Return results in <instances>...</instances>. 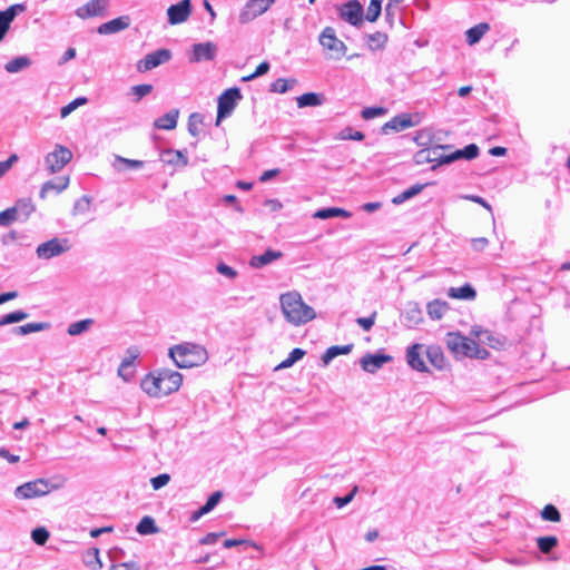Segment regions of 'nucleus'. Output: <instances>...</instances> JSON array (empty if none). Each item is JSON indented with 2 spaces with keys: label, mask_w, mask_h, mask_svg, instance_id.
<instances>
[{
  "label": "nucleus",
  "mask_w": 570,
  "mask_h": 570,
  "mask_svg": "<svg viewBox=\"0 0 570 570\" xmlns=\"http://www.w3.org/2000/svg\"><path fill=\"white\" fill-rule=\"evenodd\" d=\"M183 384V375L174 370L160 368L146 374L141 382V390L150 397L167 396Z\"/></svg>",
  "instance_id": "f257e3e1"
},
{
  "label": "nucleus",
  "mask_w": 570,
  "mask_h": 570,
  "mask_svg": "<svg viewBox=\"0 0 570 570\" xmlns=\"http://www.w3.org/2000/svg\"><path fill=\"white\" fill-rule=\"evenodd\" d=\"M281 308L286 321L295 326L306 324L316 317L315 311L304 303L297 292H287L279 297Z\"/></svg>",
  "instance_id": "f03ea898"
},
{
  "label": "nucleus",
  "mask_w": 570,
  "mask_h": 570,
  "mask_svg": "<svg viewBox=\"0 0 570 570\" xmlns=\"http://www.w3.org/2000/svg\"><path fill=\"white\" fill-rule=\"evenodd\" d=\"M168 355L179 368L200 366L208 360L207 350L199 344L190 342L171 346Z\"/></svg>",
  "instance_id": "7ed1b4c3"
},
{
  "label": "nucleus",
  "mask_w": 570,
  "mask_h": 570,
  "mask_svg": "<svg viewBox=\"0 0 570 570\" xmlns=\"http://www.w3.org/2000/svg\"><path fill=\"white\" fill-rule=\"evenodd\" d=\"M446 347L456 358H478L487 360L490 353L487 348L481 347L474 340L462 335L459 332H450L446 334Z\"/></svg>",
  "instance_id": "20e7f679"
},
{
  "label": "nucleus",
  "mask_w": 570,
  "mask_h": 570,
  "mask_svg": "<svg viewBox=\"0 0 570 570\" xmlns=\"http://www.w3.org/2000/svg\"><path fill=\"white\" fill-rule=\"evenodd\" d=\"M318 41L325 51L326 58L330 60H341L347 52L346 45L336 37L335 30L332 27L323 29Z\"/></svg>",
  "instance_id": "39448f33"
},
{
  "label": "nucleus",
  "mask_w": 570,
  "mask_h": 570,
  "mask_svg": "<svg viewBox=\"0 0 570 570\" xmlns=\"http://www.w3.org/2000/svg\"><path fill=\"white\" fill-rule=\"evenodd\" d=\"M59 485L50 484L45 479H37L30 482H26L16 489V497L18 499L28 500L38 497H42L57 490Z\"/></svg>",
  "instance_id": "423d86ee"
},
{
  "label": "nucleus",
  "mask_w": 570,
  "mask_h": 570,
  "mask_svg": "<svg viewBox=\"0 0 570 570\" xmlns=\"http://www.w3.org/2000/svg\"><path fill=\"white\" fill-rule=\"evenodd\" d=\"M242 99V95L238 88H229L225 90L218 97V106H217V118L216 125H219L222 119L229 116L232 111L235 109L237 102Z\"/></svg>",
  "instance_id": "0eeeda50"
},
{
  "label": "nucleus",
  "mask_w": 570,
  "mask_h": 570,
  "mask_svg": "<svg viewBox=\"0 0 570 570\" xmlns=\"http://www.w3.org/2000/svg\"><path fill=\"white\" fill-rule=\"evenodd\" d=\"M275 0H249L245 9L239 13L238 20L242 24H246L253 19L265 13Z\"/></svg>",
  "instance_id": "6e6552de"
},
{
  "label": "nucleus",
  "mask_w": 570,
  "mask_h": 570,
  "mask_svg": "<svg viewBox=\"0 0 570 570\" xmlns=\"http://www.w3.org/2000/svg\"><path fill=\"white\" fill-rule=\"evenodd\" d=\"M171 53L168 49H159L145 56L144 59L137 62V70L139 72L149 71L159 65L169 61Z\"/></svg>",
  "instance_id": "1a4fd4ad"
},
{
  "label": "nucleus",
  "mask_w": 570,
  "mask_h": 570,
  "mask_svg": "<svg viewBox=\"0 0 570 570\" xmlns=\"http://www.w3.org/2000/svg\"><path fill=\"white\" fill-rule=\"evenodd\" d=\"M72 158V153L61 146L58 145L52 153H50L47 158V165L50 170V173H57L61 170Z\"/></svg>",
  "instance_id": "9d476101"
},
{
  "label": "nucleus",
  "mask_w": 570,
  "mask_h": 570,
  "mask_svg": "<svg viewBox=\"0 0 570 570\" xmlns=\"http://www.w3.org/2000/svg\"><path fill=\"white\" fill-rule=\"evenodd\" d=\"M68 248L66 239L52 238L37 247V255L39 258L49 259L67 252Z\"/></svg>",
  "instance_id": "9b49d317"
},
{
  "label": "nucleus",
  "mask_w": 570,
  "mask_h": 570,
  "mask_svg": "<svg viewBox=\"0 0 570 570\" xmlns=\"http://www.w3.org/2000/svg\"><path fill=\"white\" fill-rule=\"evenodd\" d=\"M108 6V0H90L86 4L79 7L76 10V14L80 19H89L94 17H104L106 14V9Z\"/></svg>",
  "instance_id": "f8f14e48"
},
{
  "label": "nucleus",
  "mask_w": 570,
  "mask_h": 570,
  "mask_svg": "<svg viewBox=\"0 0 570 570\" xmlns=\"http://www.w3.org/2000/svg\"><path fill=\"white\" fill-rule=\"evenodd\" d=\"M191 13L190 0H181L167 9L168 21L170 24L185 22Z\"/></svg>",
  "instance_id": "ddd939ff"
},
{
  "label": "nucleus",
  "mask_w": 570,
  "mask_h": 570,
  "mask_svg": "<svg viewBox=\"0 0 570 570\" xmlns=\"http://www.w3.org/2000/svg\"><path fill=\"white\" fill-rule=\"evenodd\" d=\"M340 14L343 20L353 26H358L363 21V8L357 0H350L343 4Z\"/></svg>",
  "instance_id": "4468645a"
},
{
  "label": "nucleus",
  "mask_w": 570,
  "mask_h": 570,
  "mask_svg": "<svg viewBox=\"0 0 570 570\" xmlns=\"http://www.w3.org/2000/svg\"><path fill=\"white\" fill-rule=\"evenodd\" d=\"M23 11H26V6L22 3L12 4L0 11V42L4 39L16 16Z\"/></svg>",
  "instance_id": "2eb2a0df"
},
{
  "label": "nucleus",
  "mask_w": 570,
  "mask_h": 570,
  "mask_svg": "<svg viewBox=\"0 0 570 570\" xmlns=\"http://www.w3.org/2000/svg\"><path fill=\"white\" fill-rule=\"evenodd\" d=\"M423 352V345L420 343H415L411 345L406 351V361L407 364L417 372H429L428 366L425 365L421 354Z\"/></svg>",
  "instance_id": "dca6fc26"
},
{
  "label": "nucleus",
  "mask_w": 570,
  "mask_h": 570,
  "mask_svg": "<svg viewBox=\"0 0 570 570\" xmlns=\"http://www.w3.org/2000/svg\"><path fill=\"white\" fill-rule=\"evenodd\" d=\"M391 360L390 355L367 353L361 358V366L363 371L374 373Z\"/></svg>",
  "instance_id": "f3484780"
},
{
  "label": "nucleus",
  "mask_w": 570,
  "mask_h": 570,
  "mask_svg": "<svg viewBox=\"0 0 570 570\" xmlns=\"http://www.w3.org/2000/svg\"><path fill=\"white\" fill-rule=\"evenodd\" d=\"M216 46L210 41L196 43L193 46V57L190 60L194 62L213 60L216 56Z\"/></svg>",
  "instance_id": "a211bd4d"
},
{
  "label": "nucleus",
  "mask_w": 570,
  "mask_h": 570,
  "mask_svg": "<svg viewBox=\"0 0 570 570\" xmlns=\"http://www.w3.org/2000/svg\"><path fill=\"white\" fill-rule=\"evenodd\" d=\"M479 155V147L475 144H470L463 149L455 150L454 153L440 157L439 164H450L460 158L473 159Z\"/></svg>",
  "instance_id": "6ab92c4d"
},
{
  "label": "nucleus",
  "mask_w": 570,
  "mask_h": 570,
  "mask_svg": "<svg viewBox=\"0 0 570 570\" xmlns=\"http://www.w3.org/2000/svg\"><path fill=\"white\" fill-rule=\"evenodd\" d=\"M425 354L431 365L436 370H444L449 365L444 352L439 345L428 346Z\"/></svg>",
  "instance_id": "aec40b11"
},
{
  "label": "nucleus",
  "mask_w": 570,
  "mask_h": 570,
  "mask_svg": "<svg viewBox=\"0 0 570 570\" xmlns=\"http://www.w3.org/2000/svg\"><path fill=\"white\" fill-rule=\"evenodd\" d=\"M414 124L412 121V117L409 114H402L393 117L391 120L385 122L382 127V130L384 132L391 131H402L410 127H412Z\"/></svg>",
  "instance_id": "412c9836"
},
{
  "label": "nucleus",
  "mask_w": 570,
  "mask_h": 570,
  "mask_svg": "<svg viewBox=\"0 0 570 570\" xmlns=\"http://www.w3.org/2000/svg\"><path fill=\"white\" fill-rule=\"evenodd\" d=\"M130 20L128 17H118L106 23L100 24L98 27V32L100 35H110L128 28Z\"/></svg>",
  "instance_id": "4be33fe9"
},
{
  "label": "nucleus",
  "mask_w": 570,
  "mask_h": 570,
  "mask_svg": "<svg viewBox=\"0 0 570 570\" xmlns=\"http://www.w3.org/2000/svg\"><path fill=\"white\" fill-rule=\"evenodd\" d=\"M69 185V177H60L57 181H47L42 185L40 190V197L45 199L50 193L59 194L63 191Z\"/></svg>",
  "instance_id": "5701e85b"
},
{
  "label": "nucleus",
  "mask_w": 570,
  "mask_h": 570,
  "mask_svg": "<svg viewBox=\"0 0 570 570\" xmlns=\"http://www.w3.org/2000/svg\"><path fill=\"white\" fill-rule=\"evenodd\" d=\"M283 256L282 252L267 249L264 254L253 256L249 261V265L255 268H261Z\"/></svg>",
  "instance_id": "b1692460"
},
{
  "label": "nucleus",
  "mask_w": 570,
  "mask_h": 570,
  "mask_svg": "<svg viewBox=\"0 0 570 570\" xmlns=\"http://www.w3.org/2000/svg\"><path fill=\"white\" fill-rule=\"evenodd\" d=\"M222 492L220 491H216L214 492L206 501V503L199 508L197 511L193 512L191 517H190V520L191 521H197L200 517L207 514L208 512H210L216 505L217 503L220 501L222 499Z\"/></svg>",
  "instance_id": "393cba45"
},
{
  "label": "nucleus",
  "mask_w": 570,
  "mask_h": 570,
  "mask_svg": "<svg viewBox=\"0 0 570 570\" xmlns=\"http://www.w3.org/2000/svg\"><path fill=\"white\" fill-rule=\"evenodd\" d=\"M449 311V304L445 301L434 299L426 305V312L430 318L441 320Z\"/></svg>",
  "instance_id": "a878e982"
},
{
  "label": "nucleus",
  "mask_w": 570,
  "mask_h": 570,
  "mask_svg": "<svg viewBox=\"0 0 570 570\" xmlns=\"http://www.w3.org/2000/svg\"><path fill=\"white\" fill-rule=\"evenodd\" d=\"M448 295L454 299H474L476 292L470 284H464L461 287H451Z\"/></svg>",
  "instance_id": "bb28decb"
},
{
  "label": "nucleus",
  "mask_w": 570,
  "mask_h": 570,
  "mask_svg": "<svg viewBox=\"0 0 570 570\" xmlns=\"http://www.w3.org/2000/svg\"><path fill=\"white\" fill-rule=\"evenodd\" d=\"M178 110H171L155 120L154 126L158 129L171 130L177 126Z\"/></svg>",
  "instance_id": "cd10ccee"
},
{
  "label": "nucleus",
  "mask_w": 570,
  "mask_h": 570,
  "mask_svg": "<svg viewBox=\"0 0 570 570\" xmlns=\"http://www.w3.org/2000/svg\"><path fill=\"white\" fill-rule=\"evenodd\" d=\"M489 24L487 22H481L472 28H470L469 30H466L465 32V37H466V42L470 45V46H473L475 45L476 42H479L481 40V38L487 33V31L489 30Z\"/></svg>",
  "instance_id": "c85d7f7f"
},
{
  "label": "nucleus",
  "mask_w": 570,
  "mask_h": 570,
  "mask_svg": "<svg viewBox=\"0 0 570 570\" xmlns=\"http://www.w3.org/2000/svg\"><path fill=\"white\" fill-rule=\"evenodd\" d=\"M297 106L299 108L304 107H315L320 106L323 102V96L315 92H306L296 98Z\"/></svg>",
  "instance_id": "c756f323"
},
{
  "label": "nucleus",
  "mask_w": 570,
  "mask_h": 570,
  "mask_svg": "<svg viewBox=\"0 0 570 570\" xmlns=\"http://www.w3.org/2000/svg\"><path fill=\"white\" fill-rule=\"evenodd\" d=\"M353 345H343V346H331L326 350V352L322 356L323 363L328 364L334 357L343 354H348L352 351Z\"/></svg>",
  "instance_id": "7c9ffc66"
},
{
  "label": "nucleus",
  "mask_w": 570,
  "mask_h": 570,
  "mask_svg": "<svg viewBox=\"0 0 570 570\" xmlns=\"http://www.w3.org/2000/svg\"><path fill=\"white\" fill-rule=\"evenodd\" d=\"M31 65V60L28 57L21 56L8 61L4 69L9 73L18 72Z\"/></svg>",
  "instance_id": "2f4dec72"
},
{
  "label": "nucleus",
  "mask_w": 570,
  "mask_h": 570,
  "mask_svg": "<svg viewBox=\"0 0 570 570\" xmlns=\"http://www.w3.org/2000/svg\"><path fill=\"white\" fill-rule=\"evenodd\" d=\"M137 532L139 534L146 535V534H154L158 532V528L155 523V520L151 517H144L136 528Z\"/></svg>",
  "instance_id": "473e14b6"
},
{
  "label": "nucleus",
  "mask_w": 570,
  "mask_h": 570,
  "mask_svg": "<svg viewBox=\"0 0 570 570\" xmlns=\"http://www.w3.org/2000/svg\"><path fill=\"white\" fill-rule=\"evenodd\" d=\"M367 41L368 47L372 50L383 49L387 42V36L384 32L376 31L374 33L368 35Z\"/></svg>",
  "instance_id": "72a5a7b5"
},
{
  "label": "nucleus",
  "mask_w": 570,
  "mask_h": 570,
  "mask_svg": "<svg viewBox=\"0 0 570 570\" xmlns=\"http://www.w3.org/2000/svg\"><path fill=\"white\" fill-rule=\"evenodd\" d=\"M350 217V213L343 208H324L320 209L314 214V217L321 219H327L331 217Z\"/></svg>",
  "instance_id": "f704fd0d"
},
{
  "label": "nucleus",
  "mask_w": 570,
  "mask_h": 570,
  "mask_svg": "<svg viewBox=\"0 0 570 570\" xmlns=\"http://www.w3.org/2000/svg\"><path fill=\"white\" fill-rule=\"evenodd\" d=\"M139 351L134 347L128 350V355L122 360L119 368L118 374L125 380L128 381L129 376L127 374H122V370H126L127 367L131 366L135 362V360L138 357Z\"/></svg>",
  "instance_id": "c9c22d12"
},
{
  "label": "nucleus",
  "mask_w": 570,
  "mask_h": 570,
  "mask_svg": "<svg viewBox=\"0 0 570 570\" xmlns=\"http://www.w3.org/2000/svg\"><path fill=\"white\" fill-rule=\"evenodd\" d=\"M537 546L542 553H549L558 546V539L554 535L537 538Z\"/></svg>",
  "instance_id": "e433bc0d"
},
{
  "label": "nucleus",
  "mask_w": 570,
  "mask_h": 570,
  "mask_svg": "<svg viewBox=\"0 0 570 570\" xmlns=\"http://www.w3.org/2000/svg\"><path fill=\"white\" fill-rule=\"evenodd\" d=\"M382 2H383V0H371L370 1L367 9H366V14H365V18L367 21L375 22L377 20V18L381 14V11H382Z\"/></svg>",
  "instance_id": "4c0bfd02"
},
{
  "label": "nucleus",
  "mask_w": 570,
  "mask_h": 570,
  "mask_svg": "<svg viewBox=\"0 0 570 570\" xmlns=\"http://www.w3.org/2000/svg\"><path fill=\"white\" fill-rule=\"evenodd\" d=\"M92 323H94V321L91 318L78 321V322L69 325L67 333L70 336L79 335V334L83 333L85 331H87L92 325Z\"/></svg>",
  "instance_id": "58836bf2"
},
{
  "label": "nucleus",
  "mask_w": 570,
  "mask_h": 570,
  "mask_svg": "<svg viewBox=\"0 0 570 570\" xmlns=\"http://www.w3.org/2000/svg\"><path fill=\"white\" fill-rule=\"evenodd\" d=\"M540 515L544 521L549 522H559L561 520V514L553 504L544 505L540 512Z\"/></svg>",
  "instance_id": "ea45409f"
},
{
  "label": "nucleus",
  "mask_w": 570,
  "mask_h": 570,
  "mask_svg": "<svg viewBox=\"0 0 570 570\" xmlns=\"http://www.w3.org/2000/svg\"><path fill=\"white\" fill-rule=\"evenodd\" d=\"M304 355H305V351L304 350L298 348V347L294 348L289 353V355L276 366V370H278V368H286V367L292 366L296 361L303 358Z\"/></svg>",
  "instance_id": "a19ab883"
},
{
  "label": "nucleus",
  "mask_w": 570,
  "mask_h": 570,
  "mask_svg": "<svg viewBox=\"0 0 570 570\" xmlns=\"http://www.w3.org/2000/svg\"><path fill=\"white\" fill-rule=\"evenodd\" d=\"M203 127V118L198 114H191L188 118V131L191 136L197 137Z\"/></svg>",
  "instance_id": "79ce46f5"
},
{
  "label": "nucleus",
  "mask_w": 570,
  "mask_h": 570,
  "mask_svg": "<svg viewBox=\"0 0 570 570\" xmlns=\"http://www.w3.org/2000/svg\"><path fill=\"white\" fill-rule=\"evenodd\" d=\"M165 154L169 157L166 161L171 165H179L186 167L188 158L179 150H167Z\"/></svg>",
  "instance_id": "37998d69"
},
{
  "label": "nucleus",
  "mask_w": 570,
  "mask_h": 570,
  "mask_svg": "<svg viewBox=\"0 0 570 570\" xmlns=\"http://www.w3.org/2000/svg\"><path fill=\"white\" fill-rule=\"evenodd\" d=\"M28 317V314L23 311H14L0 318V326H4L12 323H18Z\"/></svg>",
  "instance_id": "c03bdc74"
},
{
  "label": "nucleus",
  "mask_w": 570,
  "mask_h": 570,
  "mask_svg": "<svg viewBox=\"0 0 570 570\" xmlns=\"http://www.w3.org/2000/svg\"><path fill=\"white\" fill-rule=\"evenodd\" d=\"M296 80L295 79H284V78H278L276 79L272 85H271V91L273 92H278V94H284L286 92L293 83H295Z\"/></svg>",
  "instance_id": "a18cd8bd"
},
{
  "label": "nucleus",
  "mask_w": 570,
  "mask_h": 570,
  "mask_svg": "<svg viewBox=\"0 0 570 570\" xmlns=\"http://www.w3.org/2000/svg\"><path fill=\"white\" fill-rule=\"evenodd\" d=\"M88 99L86 97H78L75 100L70 101L68 105L63 106L60 110V115L62 118L70 115L76 108L79 106L86 105Z\"/></svg>",
  "instance_id": "49530a36"
},
{
  "label": "nucleus",
  "mask_w": 570,
  "mask_h": 570,
  "mask_svg": "<svg viewBox=\"0 0 570 570\" xmlns=\"http://www.w3.org/2000/svg\"><path fill=\"white\" fill-rule=\"evenodd\" d=\"M18 219V208H8L0 213V226H9Z\"/></svg>",
  "instance_id": "de8ad7c7"
},
{
  "label": "nucleus",
  "mask_w": 570,
  "mask_h": 570,
  "mask_svg": "<svg viewBox=\"0 0 570 570\" xmlns=\"http://www.w3.org/2000/svg\"><path fill=\"white\" fill-rule=\"evenodd\" d=\"M49 325L47 323H28L18 327V332L21 335H27L33 332H40L47 328Z\"/></svg>",
  "instance_id": "09e8293b"
},
{
  "label": "nucleus",
  "mask_w": 570,
  "mask_h": 570,
  "mask_svg": "<svg viewBox=\"0 0 570 570\" xmlns=\"http://www.w3.org/2000/svg\"><path fill=\"white\" fill-rule=\"evenodd\" d=\"M31 538L37 544L42 546L48 541L49 532L46 528L39 527L32 530Z\"/></svg>",
  "instance_id": "8fccbe9b"
},
{
  "label": "nucleus",
  "mask_w": 570,
  "mask_h": 570,
  "mask_svg": "<svg viewBox=\"0 0 570 570\" xmlns=\"http://www.w3.org/2000/svg\"><path fill=\"white\" fill-rule=\"evenodd\" d=\"M386 112V109L383 107H366L362 110V118L365 120H371L373 118L383 116Z\"/></svg>",
  "instance_id": "3c124183"
},
{
  "label": "nucleus",
  "mask_w": 570,
  "mask_h": 570,
  "mask_svg": "<svg viewBox=\"0 0 570 570\" xmlns=\"http://www.w3.org/2000/svg\"><path fill=\"white\" fill-rule=\"evenodd\" d=\"M424 185H414L412 187H410L409 189L404 190L400 196H397L396 198H394V203H401L405 199H409L415 195H417L419 193H421V190L423 189Z\"/></svg>",
  "instance_id": "603ef678"
},
{
  "label": "nucleus",
  "mask_w": 570,
  "mask_h": 570,
  "mask_svg": "<svg viewBox=\"0 0 570 570\" xmlns=\"http://www.w3.org/2000/svg\"><path fill=\"white\" fill-rule=\"evenodd\" d=\"M476 337H480L481 342H485L491 347H499L501 345L500 340L492 336L488 331L473 332Z\"/></svg>",
  "instance_id": "864d4df0"
},
{
  "label": "nucleus",
  "mask_w": 570,
  "mask_h": 570,
  "mask_svg": "<svg viewBox=\"0 0 570 570\" xmlns=\"http://www.w3.org/2000/svg\"><path fill=\"white\" fill-rule=\"evenodd\" d=\"M131 91L136 96V101H139L153 91V86L148 83L136 85L131 88Z\"/></svg>",
  "instance_id": "5fc2aeb1"
},
{
  "label": "nucleus",
  "mask_w": 570,
  "mask_h": 570,
  "mask_svg": "<svg viewBox=\"0 0 570 570\" xmlns=\"http://www.w3.org/2000/svg\"><path fill=\"white\" fill-rule=\"evenodd\" d=\"M240 544L250 546V547L262 551V548L258 544H256L255 542L249 541V540L227 539V540L224 541V547L227 548V549L233 548V547H237V546H240Z\"/></svg>",
  "instance_id": "6e6d98bb"
},
{
  "label": "nucleus",
  "mask_w": 570,
  "mask_h": 570,
  "mask_svg": "<svg viewBox=\"0 0 570 570\" xmlns=\"http://www.w3.org/2000/svg\"><path fill=\"white\" fill-rule=\"evenodd\" d=\"M340 139H342V140L352 139V140L361 141L364 139V134L358 130L353 131L352 128H345L344 130L341 131Z\"/></svg>",
  "instance_id": "4d7b16f0"
},
{
  "label": "nucleus",
  "mask_w": 570,
  "mask_h": 570,
  "mask_svg": "<svg viewBox=\"0 0 570 570\" xmlns=\"http://www.w3.org/2000/svg\"><path fill=\"white\" fill-rule=\"evenodd\" d=\"M169 481L170 475L168 473H163L150 479V483L154 490L161 489L163 487L167 485Z\"/></svg>",
  "instance_id": "13d9d810"
},
{
  "label": "nucleus",
  "mask_w": 570,
  "mask_h": 570,
  "mask_svg": "<svg viewBox=\"0 0 570 570\" xmlns=\"http://www.w3.org/2000/svg\"><path fill=\"white\" fill-rule=\"evenodd\" d=\"M434 155H435V150H431V149L420 150L416 155V163L422 164V163L433 161L436 159V157Z\"/></svg>",
  "instance_id": "bf43d9fd"
},
{
  "label": "nucleus",
  "mask_w": 570,
  "mask_h": 570,
  "mask_svg": "<svg viewBox=\"0 0 570 570\" xmlns=\"http://www.w3.org/2000/svg\"><path fill=\"white\" fill-rule=\"evenodd\" d=\"M13 208H18V214L22 213L26 218L35 210L30 200H19Z\"/></svg>",
  "instance_id": "052dcab7"
},
{
  "label": "nucleus",
  "mask_w": 570,
  "mask_h": 570,
  "mask_svg": "<svg viewBox=\"0 0 570 570\" xmlns=\"http://www.w3.org/2000/svg\"><path fill=\"white\" fill-rule=\"evenodd\" d=\"M376 312H373L368 317H358L356 323L364 330L370 331L375 323Z\"/></svg>",
  "instance_id": "680f3d73"
},
{
  "label": "nucleus",
  "mask_w": 570,
  "mask_h": 570,
  "mask_svg": "<svg viewBox=\"0 0 570 570\" xmlns=\"http://www.w3.org/2000/svg\"><path fill=\"white\" fill-rule=\"evenodd\" d=\"M356 492H357V487H354L347 495L336 497L334 499V503L336 504L337 508H343L344 505H346L347 503H350L353 500Z\"/></svg>",
  "instance_id": "e2e57ef3"
},
{
  "label": "nucleus",
  "mask_w": 570,
  "mask_h": 570,
  "mask_svg": "<svg viewBox=\"0 0 570 570\" xmlns=\"http://www.w3.org/2000/svg\"><path fill=\"white\" fill-rule=\"evenodd\" d=\"M109 570H140V567L135 561H128L112 564Z\"/></svg>",
  "instance_id": "0e129e2a"
},
{
  "label": "nucleus",
  "mask_w": 570,
  "mask_h": 570,
  "mask_svg": "<svg viewBox=\"0 0 570 570\" xmlns=\"http://www.w3.org/2000/svg\"><path fill=\"white\" fill-rule=\"evenodd\" d=\"M18 160V156L12 154L7 160L0 161V178L12 167Z\"/></svg>",
  "instance_id": "69168bd1"
},
{
  "label": "nucleus",
  "mask_w": 570,
  "mask_h": 570,
  "mask_svg": "<svg viewBox=\"0 0 570 570\" xmlns=\"http://www.w3.org/2000/svg\"><path fill=\"white\" fill-rule=\"evenodd\" d=\"M224 534V532H220V533H215V532H210V533H207L205 537H203L200 540H199V543L200 544H214L218 541V539Z\"/></svg>",
  "instance_id": "338daca9"
},
{
  "label": "nucleus",
  "mask_w": 570,
  "mask_h": 570,
  "mask_svg": "<svg viewBox=\"0 0 570 570\" xmlns=\"http://www.w3.org/2000/svg\"><path fill=\"white\" fill-rule=\"evenodd\" d=\"M217 272L222 275L229 277V278H235L237 275V272L235 269H233L232 267H229L223 263L217 265Z\"/></svg>",
  "instance_id": "774afa93"
}]
</instances>
